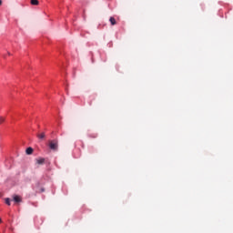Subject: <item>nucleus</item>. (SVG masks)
<instances>
[{
	"mask_svg": "<svg viewBox=\"0 0 233 233\" xmlns=\"http://www.w3.org/2000/svg\"><path fill=\"white\" fill-rule=\"evenodd\" d=\"M49 148L55 152H57V149L59 148L57 140H49Z\"/></svg>",
	"mask_w": 233,
	"mask_h": 233,
	"instance_id": "obj_1",
	"label": "nucleus"
},
{
	"mask_svg": "<svg viewBox=\"0 0 233 233\" xmlns=\"http://www.w3.org/2000/svg\"><path fill=\"white\" fill-rule=\"evenodd\" d=\"M13 201H15V203H21V201H23V199L18 195H15V196H13Z\"/></svg>",
	"mask_w": 233,
	"mask_h": 233,
	"instance_id": "obj_2",
	"label": "nucleus"
},
{
	"mask_svg": "<svg viewBox=\"0 0 233 233\" xmlns=\"http://www.w3.org/2000/svg\"><path fill=\"white\" fill-rule=\"evenodd\" d=\"M36 137H38V139L43 140L45 139V137H46V135L45 134V132H42V133H38Z\"/></svg>",
	"mask_w": 233,
	"mask_h": 233,
	"instance_id": "obj_3",
	"label": "nucleus"
},
{
	"mask_svg": "<svg viewBox=\"0 0 233 233\" xmlns=\"http://www.w3.org/2000/svg\"><path fill=\"white\" fill-rule=\"evenodd\" d=\"M109 22L111 23L112 26L117 25V22L116 21V18H114V16H111L109 18Z\"/></svg>",
	"mask_w": 233,
	"mask_h": 233,
	"instance_id": "obj_4",
	"label": "nucleus"
},
{
	"mask_svg": "<svg viewBox=\"0 0 233 233\" xmlns=\"http://www.w3.org/2000/svg\"><path fill=\"white\" fill-rule=\"evenodd\" d=\"M25 153L27 154V156H30V155L34 154V148L27 147L26 150H25Z\"/></svg>",
	"mask_w": 233,
	"mask_h": 233,
	"instance_id": "obj_5",
	"label": "nucleus"
},
{
	"mask_svg": "<svg viewBox=\"0 0 233 233\" xmlns=\"http://www.w3.org/2000/svg\"><path fill=\"white\" fill-rule=\"evenodd\" d=\"M36 163H37V165H44L45 164V158H37Z\"/></svg>",
	"mask_w": 233,
	"mask_h": 233,
	"instance_id": "obj_6",
	"label": "nucleus"
},
{
	"mask_svg": "<svg viewBox=\"0 0 233 233\" xmlns=\"http://www.w3.org/2000/svg\"><path fill=\"white\" fill-rule=\"evenodd\" d=\"M31 5L37 6V5H39V0H31Z\"/></svg>",
	"mask_w": 233,
	"mask_h": 233,
	"instance_id": "obj_7",
	"label": "nucleus"
},
{
	"mask_svg": "<svg viewBox=\"0 0 233 233\" xmlns=\"http://www.w3.org/2000/svg\"><path fill=\"white\" fill-rule=\"evenodd\" d=\"M2 123H5V117L0 116V125H2Z\"/></svg>",
	"mask_w": 233,
	"mask_h": 233,
	"instance_id": "obj_8",
	"label": "nucleus"
},
{
	"mask_svg": "<svg viewBox=\"0 0 233 233\" xmlns=\"http://www.w3.org/2000/svg\"><path fill=\"white\" fill-rule=\"evenodd\" d=\"M5 204L10 207V198H5Z\"/></svg>",
	"mask_w": 233,
	"mask_h": 233,
	"instance_id": "obj_9",
	"label": "nucleus"
},
{
	"mask_svg": "<svg viewBox=\"0 0 233 233\" xmlns=\"http://www.w3.org/2000/svg\"><path fill=\"white\" fill-rule=\"evenodd\" d=\"M1 5H3V0H0V6H1Z\"/></svg>",
	"mask_w": 233,
	"mask_h": 233,
	"instance_id": "obj_10",
	"label": "nucleus"
},
{
	"mask_svg": "<svg viewBox=\"0 0 233 233\" xmlns=\"http://www.w3.org/2000/svg\"><path fill=\"white\" fill-rule=\"evenodd\" d=\"M8 54V56H12V54H10V53H7Z\"/></svg>",
	"mask_w": 233,
	"mask_h": 233,
	"instance_id": "obj_11",
	"label": "nucleus"
},
{
	"mask_svg": "<svg viewBox=\"0 0 233 233\" xmlns=\"http://www.w3.org/2000/svg\"><path fill=\"white\" fill-rule=\"evenodd\" d=\"M0 223H1V218H0Z\"/></svg>",
	"mask_w": 233,
	"mask_h": 233,
	"instance_id": "obj_12",
	"label": "nucleus"
}]
</instances>
